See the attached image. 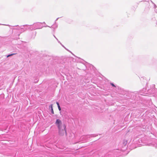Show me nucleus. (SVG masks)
<instances>
[{
	"label": "nucleus",
	"instance_id": "obj_3",
	"mask_svg": "<svg viewBox=\"0 0 157 157\" xmlns=\"http://www.w3.org/2000/svg\"><path fill=\"white\" fill-rule=\"evenodd\" d=\"M53 105L52 104L50 105L49 106V107L51 108V109H53Z\"/></svg>",
	"mask_w": 157,
	"mask_h": 157
},
{
	"label": "nucleus",
	"instance_id": "obj_2",
	"mask_svg": "<svg viewBox=\"0 0 157 157\" xmlns=\"http://www.w3.org/2000/svg\"><path fill=\"white\" fill-rule=\"evenodd\" d=\"M55 124L57 126L58 128L66 126L64 124H63L61 121L59 119L56 120Z\"/></svg>",
	"mask_w": 157,
	"mask_h": 157
},
{
	"label": "nucleus",
	"instance_id": "obj_6",
	"mask_svg": "<svg viewBox=\"0 0 157 157\" xmlns=\"http://www.w3.org/2000/svg\"><path fill=\"white\" fill-rule=\"evenodd\" d=\"M111 85L112 86H114V87H116L115 86V85H114L113 83H111Z\"/></svg>",
	"mask_w": 157,
	"mask_h": 157
},
{
	"label": "nucleus",
	"instance_id": "obj_8",
	"mask_svg": "<svg viewBox=\"0 0 157 157\" xmlns=\"http://www.w3.org/2000/svg\"><path fill=\"white\" fill-rule=\"evenodd\" d=\"M56 104H57V106H58H58L59 105V103L58 102H56Z\"/></svg>",
	"mask_w": 157,
	"mask_h": 157
},
{
	"label": "nucleus",
	"instance_id": "obj_1",
	"mask_svg": "<svg viewBox=\"0 0 157 157\" xmlns=\"http://www.w3.org/2000/svg\"><path fill=\"white\" fill-rule=\"evenodd\" d=\"M59 132V134L60 136H62L64 135V134H66V126H64L63 127L58 128Z\"/></svg>",
	"mask_w": 157,
	"mask_h": 157
},
{
	"label": "nucleus",
	"instance_id": "obj_4",
	"mask_svg": "<svg viewBox=\"0 0 157 157\" xmlns=\"http://www.w3.org/2000/svg\"><path fill=\"white\" fill-rule=\"evenodd\" d=\"M58 108L59 111H60L61 110V109L59 105L58 106Z\"/></svg>",
	"mask_w": 157,
	"mask_h": 157
},
{
	"label": "nucleus",
	"instance_id": "obj_7",
	"mask_svg": "<svg viewBox=\"0 0 157 157\" xmlns=\"http://www.w3.org/2000/svg\"><path fill=\"white\" fill-rule=\"evenodd\" d=\"M13 55H14V54H10V55H8L7 56V57H8L10 56H11Z\"/></svg>",
	"mask_w": 157,
	"mask_h": 157
},
{
	"label": "nucleus",
	"instance_id": "obj_5",
	"mask_svg": "<svg viewBox=\"0 0 157 157\" xmlns=\"http://www.w3.org/2000/svg\"><path fill=\"white\" fill-rule=\"evenodd\" d=\"M51 112H52V114H54V113L53 109H51Z\"/></svg>",
	"mask_w": 157,
	"mask_h": 157
}]
</instances>
